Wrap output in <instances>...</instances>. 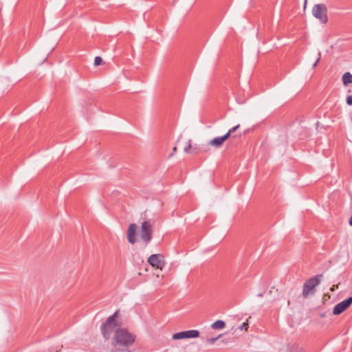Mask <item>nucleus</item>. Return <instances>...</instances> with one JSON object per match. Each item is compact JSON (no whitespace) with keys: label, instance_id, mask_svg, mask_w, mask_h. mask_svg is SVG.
<instances>
[{"label":"nucleus","instance_id":"f257e3e1","mask_svg":"<svg viewBox=\"0 0 352 352\" xmlns=\"http://www.w3.org/2000/svg\"><path fill=\"white\" fill-rule=\"evenodd\" d=\"M135 340V336L131 333L127 329L118 328L111 340V344L114 351H120L126 350L131 346Z\"/></svg>","mask_w":352,"mask_h":352},{"label":"nucleus","instance_id":"f03ea898","mask_svg":"<svg viewBox=\"0 0 352 352\" xmlns=\"http://www.w3.org/2000/svg\"><path fill=\"white\" fill-rule=\"evenodd\" d=\"M118 311H116L100 326V331L105 340H108L110 338L111 333L113 332L115 333L118 328H120V324L116 321Z\"/></svg>","mask_w":352,"mask_h":352},{"label":"nucleus","instance_id":"7ed1b4c3","mask_svg":"<svg viewBox=\"0 0 352 352\" xmlns=\"http://www.w3.org/2000/svg\"><path fill=\"white\" fill-rule=\"evenodd\" d=\"M154 223L155 221L151 219L146 220L142 223L140 235L141 239L146 245L149 243L153 238V228Z\"/></svg>","mask_w":352,"mask_h":352},{"label":"nucleus","instance_id":"20e7f679","mask_svg":"<svg viewBox=\"0 0 352 352\" xmlns=\"http://www.w3.org/2000/svg\"><path fill=\"white\" fill-rule=\"evenodd\" d=\"M322 277V274H318L305 281L302 289V296L304 298H307L311 292L320 284Z\"/></svg>","mask_w":352,"mask_h":352},{"label":"nucleus","instance_id":"39448f33","mask_svg":"<svg viewBox=\"0 0 352 352\" xmlns=\"http://www.w3.org/2000/svg\"><path fill=\"white\" fill-rule=\"evenodd\" d=\"M312 14L323 23H326L328 21L327 8L324 3L316 4L312 8Z\"/></svg>","mask_w":352,"mask_h":352},{"label":"nucleus","instance_id":"423d86ee","mask_svg":"<svg viewBox=\"0 0 352 352\" xmlns=\"http://www.w3.org/2000/svg\"><path fill=\"white\" fill-rule=\"evenodd\" d=\"M148 263L153 267L162 270L165 265L164 257L161 254H154L148 258Z\"/></svg>","mask_w":352,"mask_h":352},{"label":"nucleus","instance_id":"0eeeda50","mask_svg":"<svg viewBox=\"0 0 352 352\" xmlns=\"http://www.w3.org/2000/svg\"><path fill=\"white\" fill-rule=\"evenodd\" d=\"M199 331L198 330L192 329L185 331H180L175 333L173 335V340H181L186 338H195L199 336Z\"/></svg>","mask_w":352,"mask_h":352},{"label":"nucleus","instance_id":"6e6552de","mask_svg":"<svg viewBox=\"0 0 352 352\" xmlns=\"http://www.w3.org/2000/svg\"><path fill=\"white\" fill-rule=\"evenodd\" d=\"M352 304V297H349L344 300L338 303L333 308V314L334 315H339L349 308Z\"/></svg>","mask_w":352,"mask_h":352},{"label":"nucleus","instance_id":"1a4fd4ad","mask_svg":"<svg viewBox=\"0 0 352 352\" xmlns=\"http://www.w3.org/2000/svg\"><path fill=\"white\" fill-rule=\"evenodd\" d=\"M136 230L137 225L131 223L127 230V239L131 244H134L136 242Z\"/></svg>","mask_w":352,"mask_h":352},{"label":"nucleus","instance_id":"9d476101","mask_svg":"<svg viewBox=\"0 0 352 352\" xmlns=\"http://www.w3.org/2000/svg\"><path fill=\"white\" fill-rule=\"evenodd\" d=\"M228 140L227 135H223L221 137H216L209 141L208 145L214 148H220L224 142Z\"/></svg>","mask_w":352,"mask_h":352},{"label":"nucleus","instance_id":"9b49d317","mask_svg":"<svg viewBox=\"0 0 352 352\" xmlns=\"http://www.w3.org/2000/svg\"><path fill=\"white\" fill-rule=\"evenodd\" d=\"M226 327V323L224 321L219 320L216 322H213L211 325V327L213 329H221Z\"/></svg>","mask_w":352,"mask_h":352},{"label":"nucleus","instance_id":"f8f14e48","mask_svg":"<svg viewBox=\"0 0 352 352\" xmlns=\"http://www.w3.org/2000/svg\"><path fill=\"white\" fill-rule=\"evenodd\" d=\"M342 81L344 85H347L352 82V74L349 72H346L342 76Z\"/></svg>","mask_w":352,"mask_h":352},{"label":"nucleus","instance_id":"ddd939ff","mask_svg":"<svg viewBox=\"0 0 352 352\" xmlns=\"http://www.w3.org/2000/svg\"><path fill=\"white\" fill-rule=\"evenodd\" d=\"M240 127V124H237L236 126H234V127L231 128L230 129L228 130V131L225 134V135H227L228 136V139L230 137H234V135H233V133Z\"/></svg>","mask_w":352,"mask_h":352},{"label":"nucleus","instance_id":"4468645a","mask_svg":"<svg viewBox=\"0 0 352 352\" xmlns=\"http://www.w3.org/2000/svg\"><path fill=\"white\" fill-rule=\"evenodd\" d=\"M222 335H219L217 337H214V338H208L207 339V342L210 344H213L219 338L221 337Z\"/></svg>","mask_w":352,"mask_h":352},{"label":"nucleus","instance_id":"2eb2a0df","mask_svg":"<svg viewBox=\"0 0 352 352\" xmlns=\"http://www.w3.org/2000/svg\"><path fill=\"white\" fill-rule=\"evenodd\" d=\"M102 63V59L101 57L100 56H96L94 59V65L95 66H98L100 65H101Z\"/></svg>","mask_w":352,"mask_h":352},{"label":"nucleus","instance_id":"dca6fc26","mask_svg":"<svg viewBox=\"0 0 352 352\" xmlns=\"http://www.w3.org/2000/svg\"><path fill=\"white\" fill-rule=\"evenodd\" d=\"M248 328V322H243L242 324H241L239 327V329L240 330H245V331H247Z\"/></svg>","mask_w":352,"mask_h":352},{"label":"nucleus","instance_id":"f3484780","mask_svg":"<svg viewBox=\"0 0 352 352\" xmlns=\"http://www.w3.org/2000/svg\"><path fill=\"white\" fill-rule=\"evenodd\" d=\"M191 142V141H190V140H189V141H188V145L184 148V151H185L186 153H190V151H191L192 145H191V142Z\"/></svg>","mask_w":352,"mask_h":352},{"label":"nucleus","instance_id":"a211bd4d","mask_svg":"<svg viewBox=\"0 0 352 352\" xmlns=\"http://www.w3.org/2000/svg\"><path fill=\"white\" fill-rule=\"evenodd\" d=\"M320 58H321V52H318V58L316 59V62L314 63L313 65V68H315L317 65V64L319 63V61L320 60Z\"/></svg>","mask_w":352,"mask_h":352},{"label":"nucleus","instance_id":"6ab92c4d","mask_svg":"<svg viewBox=\"0 0 352 352\" xmlns=\"http://www.w3.org/2000/svg\"><path fill=\"white\" fill-rule=\"evenodd\" d=\"M346 103L347 104L352 106V96L349 95L346 98Z\"/></svg>","mask_w":352,"mask_h":352},{"label":"nucleus","instance_id":"aec40b11","mask_svg":"<svg viewBox=\"0 0 352 352\" xmlns=\"http://www.w3.org/2000/svg\"><path fill=\"white\" fill-rule=\"evenodd\" d=\"M349 224L352 226V216L349 219Z\"/></svg>","mask_w":352,"mask_h":352},{"label":"nucleus","instance_id":"412c9836","mask_svg":"<svg viewBox=\"0 0 352 352\" xmlns=\"http://www.w3.org/2000/svg\"><path fill=\"white\" fill-rule=\"evenodd\" d=\"M307 3V0H305V2H304V8H305V7H306Z\"/></svg>","mask_w":352,"mask_h":352},{"label":"nucleus","instance_id":"4be33fe9","mask_svg":"<svg viewBox=\"0 0 352 352\" xmlns=\"http://www.w3.org/2000/svg\"><path fill=\"white\" fill-rule=\"evenodd\" d=\"M176 151H177V147H176V146H175V147L173 148V151H174V152H175Z\"/></svg>","mask_w":352,"mask_h":352},{"label":"nucleus","instance_id":"5701e85b","mask_svg":"<svg viewBox=\"0 0 352 352\" xmlns=\"http://www.w3.org/2000/svg\"><path fill=\"white\" fill-rule=\"evenodd\" d=\"M258 296H259V297H262V296H263V294H258Z\"/></svg>","mask_w":352,"mask_h":352},{"label":"nucleus","instance_id":"b1692460","mask_svg":"<svg viewBox=\"0 0 352 352\" xmlns=\"http://www.w3.org/2000/svg\"><path fill=\"white\" fill-rule=\"evenodd\" d=\"M193 153H197V151H195V148L192 151Z\"/></svg>","mask_w":352,"mask_h":352}]
</instances>
